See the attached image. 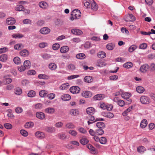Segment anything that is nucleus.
I'll list each match as a JSON object with an SVG mask.
<instances>
[{"label":"nucleus","instance_id":"obj_1","mask_svg":"<svg viewBox=\"0 0 155 155\" xmlns=\"http://www.w3.org/2000/svg\"><path fill=\"white\" fill-rule=\"evenodd\" d=\"M135 20V17L132 14H128L125 17V21L127 22L133 21Z\"/></svg>","mask_w":155,"mask_h":155},{"label":"nucleus","instance_id":"obj_2","mask_svg":"<svg viewBox=\"0 0 155 155\" xmlns=\"http://www.w3.org/2000/svg\"><path fill=\"white\" fill-rule=\"evenodd\" d=\"M80 90V88L77 86H72L70 88V92L73 94L79 93Z\"/></svg>","mask_w":155,"mask_h":155},{"label":"nucleus","instance_id":"obj_3","mask_svg":"<svg viewBox=\"0 0 155 155\" xmlns=\"http://www.w3.org/2000/svg\"><path fill=\"white\" fill-rule=\"evenodd\" d=\"M81 14L80 11L78 9H75L73 10L71 13V15L74 16V18H78L81 16L80 14Z\"/></svg>","mask_w":155,"mask_h":155},{"label":"nucleus","instance_id":"obj_4","mask_svg":"<svg viewBox=\"0 0 155 155\" xmlns=\"http://www.w3.org/2000/svg\"><path fill=\"white\" fill-rule=\"evenodd\" d=\"M140 100L141 103L143 104H146L149 103V99L146 96H143L140 97Z\"/></svg>","mask_w":155,"mask_h":155},{"label":"nucleus","instance_id":"obj_5","mask_svg":"<svg viewBox=\"0 0 155 155\" xmlns=\"http://www.w3.org/2000/svg\"><path fill=\"white\" fill-rule=\"evenodd\" d=\"M81 94L83 97L85 98L90 97L92 96V93L90 91H83Z\"/></svg>","mask_w":155,"mask_h":155},{"label":"nucleus","instance_id":"obj_6","mask_svg":"<svg viewBox=\"0 0 155 155\" xmlns=\"http://www.w3.org/2000/svg\"><path fill=\"white\" fill-rule=\"evenodd\" d=\"M58 138L61 140H64L68 138V136L64 132H61L57 135Z\"/></svg>","mask_w":155,"mask_h":155},{"label":"nucleus","instance_id":"obj_7","mask_svg":"<svg viewBox=\"0 0 155 155\" xmlns=\"http://www.w3.org/2000/svg\"><path fill=\"white\" fill-rule=\"evenodd\" d=\"M102 115L103 116L110 119L114 117V115L112 113L109 112H103Z\"/></svg>","mask_w":155,"mask_h":155},{"label":"nucleus","instance_id":"obj_8","mask_svg":"<svg viewBox=\"0 0 155 155\" xmlns=\"http://www.w3.org/2000/svg\"><path fill=\"white\" fill-rule=\"evenodd\" d=\"M6 22L8 25H13L15 23L16 21L13 18H9L7 19Z\"/></svg>","mask_w":155,"mask_h":155},{"label":"nucleus","instance_id":"obj_9","mask_svg":"<svg viewBox=\"0 0 155 155\" xmlns=\"http://www.w3.org/2000/svg\"><path fill=\"white\" fill-rule=\"evenodd\" d=\"M50 29L47 27H44L40 29V31L43 34L46 35L48 34L50 31Z\"/></svg>","mask_w":155,"mask_h":155},{"label":"nucleus","instance_id":"obj_10","mask_svg":"<svg viewBox=\"0 0 155 155\" xmlns=\"http://www.w3.org/2000/svg\"><path fill=\"white\" fill-rule=\"evenodd\" d=\"M45 130L46 131L50 133H54L56 131L55 128L53 127H46Z\"/></svg>","mask_w":155,"mask_h":155},{"label":"nucleus","instance_id":"obj_11","mask_svg":"<svg viewBox=\"0 0 155 155\" xmlns=\"http://www.w3.org/2000/svg\"><path fill=\"white\" fill-rule=\"evenodd\" d=\"M149 68V65L145 64L142 65L140 68V70L142 72L144 73L146 72Z\"/></svg>","mask_w":155,"mask_h":155},{"label":"nucleus","instance_id":"obj_12","mask_svg":"<svg viewBox=\"0 0 155 155\" xmlns=\"http://www.w3.org/2000/svg\"><path fill=\"white\" fill-rule=\"evenodd\" d=\"M35 136L38 138L41 139L45 137V135L44 133L40 131L37 132L35 134Z\"/></svg>","mask_w":155,"mask_h":155},{"label":"nucleus","instance_id":"obj_13","mask_svg":"<svg viewBox=\"0 0 155 155\" xmlns=\"http://www.w3.org/2000/svg\"><path fill=\"white\" fill-rule=\"evenodd\" d=\"M69 114L71 115L77 116L79 114V111L77 109H72L70 110Z\"/></svg>","mask_w":155,"mask_h":155},{"label":"nucleus","instance_id":"obj_14","mask_svg":"<svg viewBox=\"0 0 155 155\" xmlns=\"http://www.w3.org/2000/svg\"><path fill=\"white\" fill-rule=\"evenodd\" d=\"M36 117L41 120L44 119L45 117V114L42 112H38L36 113Z\"/></svg>","mask_w":155,"mask_h":155},{"label":"nucleus","instance_id":"obj_15","mask_svg":"<svg viewBox=\"0 0 155 155\" xmlns=\"http://www.w3.org/2000/svg\"><path fill=\"white\" fill-rule=\"evenodd\" d=\"M20 54L21 56L26 57L28 55L29 53L27 50L23 49L20 51Z\"/></svg>","mask_w":155,"mask_h":155},{"label":"nucleus","instance_id":"obj_16","mask_svg":"<svg viewBox=\"0 0 155 155\" xmlns=\"http://www.w3.org/2000/svg\"><path fill=\"white\" fill-rule=\"evenodd\" d=\"M39 5L40 8L43 9H46L48 7V4L45 2H41L39 3Z\"/></svg>","mask_w":155,"mask_h":155},{"label":"nucleus","instance_id":"obj_17","mask_svg":"<svg viewBox=\"0 0 155 155\" xmlns=\"http://www.w3.org/2000/svg\"><path fill=\"white\" fill-rule=\"evenodd\" d=\"M71 98V97L68 94H63L61 95V99L64 101L69 100Z\"/></svg>","mask_w":155,"mask_h":155},{"label":"nucleus","instance_id":"obj_18","mask_svg":"<svg viewBox=\"0 0 155 155\" xmlns=\"http://www.w3.org/2000/svg\"><path fill=\"white\" fill-rule=\"evenodd\" d=\"M71 32L72 34L76 35H80L82 33L81 30L77 29H74L71 30Z\"/></svg>","mask_w":155,"mask_h":155},{"label":"nucleus","instance_id":"obj_19","mask_svg":"<svg viewBox=\"0 0 155 155\" xmlns=\"http://www.w3.org/2000/svg\"><path fill=\"white\" fill-rule=\"evenodd\" d=\"M86 112L88 114H93L94 113L95 110L92 107H89L87 109Z\"/></svg>","mask_w":155,"mask_h":155},{"label":"nucleus","instance_id":"obj_20","mask_svg":"<svg viewBox=\"0 0 155 155\" xmlns=\"http://www.w3.org/2000/svg\"><path fill=\"white\" fill-rule=\"evenodd\" d=\"M24 45L22 44H17L14 46V48L15 50H19L23 48Z\"/></svg>","mask_w":155,"mask_h":155},{"label":"nucleus","instance_id":"obj_21","mask_svg":"<svg viewBox=\"0 0 155 155\" xmlns=\"http://www.w3.org/2000/svg\"><path fill=\"white\" fill-rule=\"evenodd\" d=\"M45 112L49 114H53L55 111V109L53 107H48L45 109Z\"/></svg>","mask_w":155,"mask_h":155},{"label":"nucleus","instance_id":"obj_22","mask_svg":"<svg viewBox=\"0 0 155 155\" xmlns=\"http://www.w3.org/2000/svg\"><path fill=\"white\" fill-rule=\"evenodd\" d=\"M38 78L40 79L48 80L50 78V77L45 74H39L38 76Z\"/></svg>","mask_w":155,"mask_h":155},{"label":"nucleus","instance_id":"obj_23","mask_svg":"<svg viewBox=\"0 0 155 155\" xmlns=\"http://www.w3.org/2000/svg\"><path fill=\"white\" fill-rule=\"evenodd\" d=\"M69 49V48L68 46H64L61 48L60 51L61 53H64L67 52Z\"/></svg>","mask_w":155,"mask_h":155},{"label":"nucleus","instance_id":"obj_24","mask_svg":"<svg viewBox=\"0 0 155 155\" xmlns=\"http://www.w3.org/2000/svg\"><path fill=\"white\" fill-rule=\"evenodd\" d=\"M48 67L51 70H54L57 68V65L54 63H50L48 66Z\"/></svg>","mask_w":155,"mask_h":155},{"label":"nucleus","instance_id":"obj_25","mask_svg":"<svg viewBox=\"0 0 155 155\" xmlns=\"http://www.w3.org/2000/svg\"><path fill=\"white\" fill-rule=\"evenodd\" d=\"M24 66L27 69H28L31 66L30 62L27 60L25 61L24 62Z\"/></svg>","mask_w":155,"mask_h":155},{"label":"nucleus","instance_id":"obj_26","mask_svg":"<svg viewBox=\"0 0 155 155\" xmlns=\"http://www.w3.org/2000/svg\"><path fill=\"white\" fill-rule=\"evenodd\" d=\"M104 98L103 95L101 94H98L94 96L93 98L95 100H101Z\"/></svg>","mask_w":155,"mask_h":155},{"label":"nucleus","instance_id":"obj_27","mask_svg":"<svg viewBox=\"0 0 155 155\" xmlns=\"http://www.w3.org/2000/svg\"><path fill=\"white\" fill-rule=\"evenodd\" d=\"M115 47V44L113 43H109L106 45V48L109 50H113Z\"/></svg>","mask_w":155,"mask_h":155},{"label":"nucleus","instance_id":"obj_28","mask_svg":"<svg viewBox=\"0 0 155 155\" xmlns=\"http://www.w3.org/2000/svg\"><path fill=\"white\" fill-rule=\"evenodd\" d=\"M8 56L6 54H3L0 56V61L3 62H5L7 60Z\"/></svg>","mask_w":155,"mask_h":155},{"label":"nucleus","instance_id":"obj_29","mask_svg":"<svg viewBox=\"0 0 155 155\" xmlns=\"http://www.w3.org/2000/svg\"><path fill=\"white\" fill-rule=\"evenodd\" d=\"M92 77L89 76H86L84 78V81L87 83H89L91 82L92 81Z\"/></svg>","mask_w":155,"mask_h":155},{"label":"nucleus","instance_id":"obj_30","mask_svg":"<svg viewBox=\"0 0 155 155\" xmlns=\"http://www.w3.org/2000/svg\"><path fill=\"white\" fill-rule=\"evenodd\" d=\"M147 124V121L146 119L143 120L141 122L140 124V127L143 128H145Z\"/></svg>","mask_w":155,"mask_h":155},{"label":"nucleus","instance_id":"obj_31","mask_svg":"<svg viewBox=\"0 0 155 155\" xmlns=\"http://www.w3.org/2000/svg\"><path fill=\"white\" fill-rule=\"evenodd\" d=\"M105 53L103 51L99 52L97 53V56L101 58H104L106 57Z\"/></svg>","mask_w":155,"mask_h":155},{"label":"nucleus","instance_id":"obj_32","mask_svg":"<svg viewBox=\"0 0 155 155\" xmlns=\"http://www.w3.org/2000/svg\"><path fill=\"white\" fill-rule=\"evenodd\" d=\"M69 87V84L68 83L62 84L60 87V89L61 90H64L68 89Z\"/></svg>","mask_w":155,"mask_h":155},{"label":"nucleus","instance_id":"obj_33","mask_svg":"<svg viewBox=\"0 0 155 155\" xmlns=\"http://www.w3.org/2000/svg\"><path fill=\"white\" fill-rule=\"evenodd\" d=\"M131 96V94L130 93L127 92H123L122 94V97L124 99H127L129 98Z\"/></svg>","mask_w":155,"mask_h":155},{"label":"nucleus","instance_id":"obj_34","mask_svg":"<svg viewBox=\"0 0 155 155\" xmlns=\"http://www.w3.org/2000/svg\"><path fill=\"white\" fill-rule=\"evenodd\" d=\"M89 142L88 140L86 138L84 137L81 138L80 140V143L83 145L87 144Z\"/></svg>","mask_w":155,"mask_h":155},{"label":"nucleus","instance_id":"obj_35","mask_svg":"<svg viewBox=\"0 0 155 155\" xmlns=\"http://www.w3.org/2000/svg\"><path fill=\"white\" fill-rule=\"evenodd\" d=\"M75 127L74 125L71 122L68 123L65 125V127L67 129H73Z\"/></svg>","mask_w":155,"mask_h":155},{"label":"nucleus","instance_id":"obj_36","mask_svg":"<svg viewBox=\"0 0 155 155\" xmlns=\"http://www.w3.org/2000/svg\"><path fill=\"white\" fill-rule=\"evenodd\" d=\"M12 80L10 78H5L3 81V83L4 84H9L12 82Z\"/></svg>","mask_w":155,"mask_h":155},{"label":"nucleus","instance_id":"obj_37","mask_svg":"<svg viewBox=\"0 0 155 155\" xmlns=\"http://www.w3.org/2000/svg\"><path fill=\"white\" fill-rule=\"evenodd\" d=\"M86 56L84 53H79L77 54L76 55V58L79 59H83L85 58Z\"/></svg>","mask_w":155,"mask_h":155},{"label":"nucleus","instance_id":"obj_38","mask_svg":"<svg viewBox=\"0 0 155 155\" xmlns=\"http://www.w3.org/2000/svg\"><path fill=\"white\" fill-rule=\"evenodd\" d=\"M133 66V64L130 62H127L123 65V67L126 68H130Z\"/></svg>","mask_w":155,"mask_h":155},{"label":"nucleus","instance_id":"obj_39","mask_svg":"<svg viewBox=\"0 0 155 155\" xmlns=\"http://www.w3.org/2000/svg\"><path fill=\"white\" fill-rule=\"evenodd\" d=\"M132 108V106L129 107L122 113V115L124 116H126L127 115V113L131 110Z\"/></svg>","mask_w":155,"mask_h":155},{"label":"nucleus","instance_id":"obj_40","mask_svg":"<svg viewBox=\"0 0 155 155\" xmlns=\"http://www.w3.org/2000/svg\"><path fill=\"white\" fill-rule=\"evenodd\" d=\"M47 94V92L45 90H41L39 92V95L41 97H46Z\"/></svg>","mask_w":155,"mask_h":155},{"label":"nucleus","instance_id":"obj_41","mask_svg":"<svg viewBox=\"0 0 155 155\" xmlns=\"http://www.w3.org/2000/svg\"><path fill=\"white\" fill-rule=\"evenodd\" d=\"M97 126L98 128H104L105 127V125L103 122H99L97 123Z\"/></svg>","mask_w":155,"mask_h":155},{"label":"nucleus","instance_id":"obj_42","mask_svg":"<svg viewBox=\"0 0 155 155\" xmlns=\"http://www.w3.org/2000/svg\"><path fill=\"white\" fill-rule=\"evenodd\" d=\"M13 38H20L24 37V35L19 33L14 34L12 35Z\"/></svg>","mask_w":155,"mask_h":155},{"label":"nucleus","instance_id":"obj_43","mask_svg":"<svg viewBox=\"0 0 155 155\" xmlns=\"http://www.w3.org/2000/svg\"><path fill=\"white\" fill-rule=\"evenodd\" d=\"M136 91L138 93L140 94L144 91V89L142 86H139L137 87Z\"/></svg>","mask_w":155,"mask_h":155},{"label":"nucleus","instance_id":"obj_44","mask_svg":"<svg viewBox=\"0 0 155 155\" xmlns=\"http://www.w3.org/2000/svg\"><path fill=\"white\" fill-rule=\"evenodd\" d=\"M137 48V46L135 45H132L129 48V51L130 52H133Z\"/></svg>","mask_w":155,"mask_h":155},{"label":"nucleus","instance_id":"obj_45","mask_svg":"<svg viewBox=\"0 0 155 155\" xmlns=\"http://www.w3.org/2000/svg\"><path fill=\"white\" fill-rule=\"evenodd\" d=\"M13 61L15 64H19L21 63L20 59L18 57H15L13 59Z\"/></svg>","mask_w":155,"mask_h":155},{"label":"nucleus","instance_id":"obj_46","mask_svg":"<svg viewBox=\"0 0 155 155\" xmlns=\"http://www.w3.org/2000/svg\"><path fill=\"white\" fill-rule=\"evenodd\" d=\"M96 134L99 135H102L104 133V130L102 128H98L96 130Z\"/></svg>","mask_w":155,"mask_h":155},{"label":"nucleus","instance_id":"obj_47","mask_svg":"<svg viewBox=\"0 0 155 155\" xmlns=\"http://www.w3.org/2000/svg\"><path fill=\"white\" fill-rule=\"evenodd\" d=\"M35 92L33 90H31L29 91L28 94V97H33L35 96Z\"/></svg>","mask_w":155,"mask_h":155},{"label":"nucleus","instance_id":"obj_48","mask_svg":"<svg viewBox=\"0 0 155 155\" xmlns=\"http://www.w3.org/2000/svg\"><path fill=\"white\" fill-rule=\"evenodd\" d=\"M34 126V124L31 122H29L26 123L25 126L26 128L32 127Z\"/></svg>","mask_w":155,"mask_h":155},{"label":"nucleus","instance_id":"obj_49","mask_svg":"<svg viewBox=\"0 0 155 155\" xmlns=\"http://www.w3.org/2000/svg\"><path fill=\"white\" fill-rule=\"evenodd\" d=\"M15 9L16 10L19 11H24V7L22 5H17Z\"/></svg>","mask_w":155,"mask_h":155},{"label":"nucleus","instance_id":"obj_50","mask_svg":"<svg viewBox=\"0 0 155 155\" xmlns=\"http://www.w3.org/2000/svg\"><path fill=\"white\" fill-rule=\"evenodd\" d=\"M22 93L21 89L18 87L15 89V93L17 95H20Z\"/></svg>","mask_w":155,"mask_h":155},{"label":"nucleus","instance_id":"obj_51","mask_svg":"<svg viewBox=\"0 0 155 155\" xmlns=\"http://www.w3.org/2000/svg\"><path fill=\"white\" fill-rule=\"evenodd\" d=\"M91 8L94 11H96L97 9V6L94 1L91 4Z\"/></svg>","mask_w":155,"mask_h":155},{"label":"nucleus","instance_id":"obj_52","mask_svg":"<svg viewBox=\"0 0 155 155\" xmlns=\"http://www.w3.org/2000/svg\"><path fill=\"white\" fill-rule=\"evenodd\" d=\"M137 150L140 153L143 152L146 150L145 147L142 146L138 147L137 148Z\"/></svg>","mask_w":155,"mask_h":155},{"label":"nucleus","instance_id":"obj_53","mask_svg":"<svg viewBox=\"0 0 155 155\" xmlns=\"http://www.w3.org/2000/svg\"><path fill=\"white\" fill-rule=\"evenodd\" d=\"M99 142L102 144H105L107 142L106 138L104 137H101L100 138Z\"/></svg>","mask_w":155,"mask_h":155},{"label":"nucleus","instance_id":"obj_54","mask_svg":"<svg viewBox=\"0 0 155 155\" xmlns=\"http://www.w3.org/2000/svg\"><path fill=\"white\" fill-rule=\"evenodd\" d=\"M69 133L72 136L75 137L77 135V132L75 130H70L69 131Z\"/></svg>","mask_w":155,"mask_h":155},{"label":"nucleus","instance_id":"obj_55","mask_svg":"<svg viewBox=\"0 0 155 155\" xmlns=\"http://www.w3.org/2000/svg\"><path fill=\"white\" fill-rule=\"evenodd\" d=\"M147 45L145 43H143L141 44L139 47V48L142 49H144L147 48Z\"/></svg>","mask_w":155,"mask_h":155},{"label":"nucleus","instance_id":"obj_56","mask_svg":"<svg viewBox=\"0 0 155 155\" xmlns=\"http://www.w3.org/2000/svg\"><path fill=\"white\" fill-rule=\"evenodd\" d=\"M125 102L122 100H119L118 101V105L121 107H123L125 105Z\"/></svg>","mask_w":155,"mask_h":155},{"label":"nucleus","instance_id":"obj_57","mask_svg":"<svg viewBox=\"0 0 155 155\" xmlns=\"http://www.w3.org/2000/svg\"><path fill=\"white\" fill-rule=\"evenodd\" d=\"M79 77V75H73L68 77V79L69 80H71L74 78H77Z\"/></svg>","mask_w":155,"mask_h":155},{"label":"nucleus","instance_id":"obj_58","mask_svg":"<svg viewBox=\"0 0 155 155\" xmlns=\"http://www.w3.org/2000/svg\"><path fill=\"white\" fill-rule=\"evenodd\" d=\"M42 58L45 60L51 58V56L48 54H44L42 56Z\"/></svg>","mask_w":155,"mask_h":155},{"label":"nucleus","instance_id":"obj_59","mask_svg":"<svg viewBox=\"0 0 155 155\" xmlns=\"http://www.w3.org/2000/svg\"><path fill=\"white\" fill-rule=\"evenodd\" d=\"M47 97L50 100L53 99L55 97V94L54 93H50L48 95L47 94Z\"/></svg>","mask_w":155,"mask_h":155},{"label":"nucleus","instance_id":"obj_60","mask_svg":"<svg viewBox=\"0 0 155 155\" xmlns=\"http://www.w3.org/2000/svg\"><path fill=\"white\" fill-rule=\"evenodd\" d=\"M87 148L90 150L93 151H95V148L93 146L89 144L87 145Z\"/></svg>","mask_w":155,"mask_h":155},{"label":"nucleus","instance_id":"obj_61","mask_svg":"<svg viewBox=\"0 0 155 155\" xmlns=\"http://www.w3.org/2000/svg\"><path fill=\"white\" fill-rule=\"evenodd\" d=\"M60 45L59 44L55 43L53 45L52 48L54 50H58L60 48Z\"/></svg>","mask_w":155,"mask_h":155},{"label":"nucleus","instance_id":"obj_62","mask_svg":"<svg viewBox=\"0 0 155 155\" xmlns=\"http://www.w3.org/2000/svg\"><path fill=\"white\" fill-rule=\"evenodd\" d=\"M63 125V123L61 122H57L54 124V126L58 128L61 127Z\"/></svg>","mask_w":155,"mask_h":155},{"label":"nucleus","instance_id":"obj_63","mask_svg":"<svg viewBox=\"0 0 155 155\" xmlns=\"http://www.w3.org/2000/svg\"><path fill=\"white\" fill-rule=\"evenodd\" d=\"M21 134L24 137L27 136L28 135V133L25 130H21L20 131Z\"/></svg>","mask_w":155,"mask_h":155},{"label":"nucleus","instance_id":"obj_64","mask_svg":"<svg viewBox=\"0 0 155 155\" xmlns=\"http://www.w3.org/2000/svg\"><path fill=\"white\" fill-rule=\"evenodd\" d=\"M150 68L151 71H155V64L153 63H151L150 66Z\"/></svg>","mask_w":155,"mask_h":155}]
</instances>
